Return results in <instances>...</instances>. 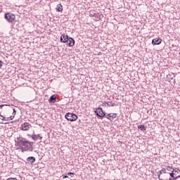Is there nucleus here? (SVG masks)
<instances>
[{
	"label": "nucleus",
	"mask_w": 180,
	"mask_h": 180,
	"mask_svg": "<svg viewBox=\"0 0 180 180\" xmlns=\"http://www.w3.org/2000/svg\"><path fill=\"white\" fill-rule=\"evenodd\" d=\"M16 144L17 147H19L22 153L25 151L32 152L34 150L33 144H34V142L29 141L23 138L18 139Z\"/></svg>",
	"instance_id": "nucleus-1"
},
{
	"label": "nucleus",
	"mask_w": 180,
	"mask_h": 180,
	"mask_svg": "<svg viewBox=\"0 0 180 180\" xmlns=\"http://www.w3.org/2000/svg\"><path fill=\"white\" fill-rule=\"evenodd\" d=\"M65 117L69 122H75V120H77V119H78V116L72 112H68L65 115Z\"/></svg>",
	"instance_id": "nucleus-2"
},
{
	"label": "nucleus",
	"mask_w": 180,
	"mask_h": 180,
	"mask_svg": "<svg viewBox=\"0 0 180 180\" xmlns=\"http://www.w3.org/2000/svg\"><path fill=\"white\" fill-rule=\"evenodd\" d=\"M16 16H15V14L11 13H7L4 15V19L7 21L9 22V23H12L13 20H15Z\"/></svg>",
	"instance_id": "nucleus-3"
},
{
	"label": "nucleus",
	"mask_w": 180,
	"mask_h": 180,
	"mask_svg": "<svg viewBox=\"0 0 180 180\" xmlns=\"http://www.w3.org/2000/svg\"><path fill=\"white\" fill-rule=\"evenodd\" d=\"M95 113L97 117H105L106 116V113L103 112L102 108L99 107L95 110Z\"/></svg>",
	"instance_id": "nucleus-4"
},
{
	"label": "nucleus",
	"mask_w": 180,
	"mask_h": 180,
	"mask_svg": "<svg viewBox=\"0 0 180 180\" xmlns=\"http://www.w3.org/2000/svg\"><path fill=\"white\" fill-rule=\"evenodd\" d=\"M20 129L22 131H27L30 129H32V124L29 122H25L21 124Z\"/></svg>",
	"instance_id": "nucleus-5"
},
{
	"label": "nucleus",
	"mask_w": 180,
	"mask_h": 180,
	"mask_svg": "<svg viewBox=\"0 0 180 180\" xmlns=\"http://www.w3.org/2000/svg\"><path fill=\"white\" fill-rule=\"evenodd\" d=\"M69 39H70V37H68L65 34H63L60 36V43H65V44H68Z\"/></svg>",
	"instance_id": "nucleus-6"
},
{
	"label": "nucleus",
	"mask_w": 180,
	"mask_h": 180,
	"mask_svg": "<svg viewBox=\"0 0 180 180\" xmlns=\"http://www.w3.org/2000/svg\"><path fill=\"white\" fill-rule=\"evenodd\" d=\"M28 136L34 140V141H37V140H41L43 139V136H41L40 134H32V135H29Z\"/></svg>",
	"instance_id": "nucleus-7"
},
{
	"label": "nucleus",
	"mask_w": 180,
	"mask_h": 180,
	"mask_svg": "<svg viewBox=\"0 0 180 180\" xmlns=\"http://www.w3.org/2000/svg\"><path fill=\"white\" fill-rule=\"evenodd\" d=\"M36 161V158L33 157V156H30V157H28L27 159H26V162L27 164H34Z\"/></svg>",
	"instance_id": "nucleus-8"
},
{
	"label": "nucleus",
	"mask_w": 180,
	"mask_h": 180,
	"mask_svg": "<svg viewBox=\"0 0 180 180\" xmlns=\"http://www.w3.org/2000/svg\"><path fill=\"white\" fill-rule=\"evenodd\" d=\"M162 41V39H161L160 38L153 39L152 40V44H153V46H157L158 44H161Z\"/></svg>",
	"instance_id": "nucleus-9"
},
{
	"label": "nucleus",
	"mask_w": 180,
	"mask_h": 180,
	"mask_svg": "<svg viewBox=\"0 0 180 180\" xmlns=\"http://www.w3.org/2000/svg\"><path fill=\"white\" fill-rule=\"evenodd\" d=\"M75 45V40H74L72 37H69L67 46H68L69 47H74Z\"/></svg>",
	"instance_id": "nucleus-10"
},
{
	"label": "nucleus",
	"mask_w": 180,
	"mask_h": 180,
	"mask_svg": "<svg viewBox=\"0 0 180 180\" xmlns=\"http://www.w3.org/2000/svg\"><path fill=\"white\" fill-rule=\"evenodd\" d=\"M14 117H15V116H10L9 117L6 118V117H4L3 115H0V119L1 120H4L5 122H8V120H13Z\"/></svg>",
	"instance_id": "nucleus-11"
},
{
	"label": "nucleus",
	"mask_w": 180,
	"mask_h": 180,
	"mask_svg": "<svg viewBox=\"0 0 180 180\" xmlns=\"http://www.w3.org/2000/svg\"><path fill=\"white\" fill-rule=\"evenodd\" d=\"M56 101H57V97L53 95L49 98V103H56Z\"/></svg>",
	"instance_id": "nucleus-12"
},
{
	"label": "nucleus",
	"mask_w": 180,
	"mask_h": 180,
	"mask_svg": "<svg viewBox=\"0 0 180 180\" xmlns=\"http://www.w3.org/2000/svg\"><path fill=\"white\" fill-rule=\"evenodd\" d=\"M173 172L174 173L175 176H180V170L178 168L173 169Z\"/></svg>",
	"instance_id": "nucleus-13"
},
{
	"label": "nucleus",
	"mask_w": 180,
	"mask_h": 180,
	"mask_svg": "<svg viewBox=\"0 0 180 180\" xmlns=\"http://www.w3.org/2000/svg\"><path fill=\"white\" fill-rule=\"evenodd\" d=\"M56 12H63V5L61 4H59L56 6Z\"/></svg>",
	"instance_id": "nucleus-14"
},
{
	"label": "nucleus",
	"mask_w": 180,
	"mask_h": 180,
	"mask_svg": "<svg viewBox=\"0 0 180 180\" xmlns=\"http://www.w3.org/2000/svg\"><path fill=\"white\" fill-rule=\"evenodd\" d=\"M138 129H139V130H141L142 131H145V130L147 129V127H146L143 124H141V125L138 126Z\"/></svg>",
	"instance_id": "nucleus-15"
},
{
	"label": "nucleus",
	"mask_w": 180,
	"mask_h": 180,
	"mask_svg": "<svg viewBox=\"0 0 180 180\" xmlns=\"http://www.w3.org/2000/svg\"><path fill=\"white\" fill-rule=\"evenodd\" d=\"M107 106H116V103H113L112 101H108L106 103Z\"/></svg>",
	"instance_id": "nucleus-16"
},
{
	"label": "nucleus",
	"mask_w": 180,
	"mask_h": 180,
	"mask_svg": "<svg viewBox=\"0 0 180 180\" xmlns=\"http://www.w3.org/2000/svg\"><path fill=\"white\" fill-rule=\"evenodd\" d=\"M166 169H167V171H169V172H172V171H174V169H175V168H173L171 166H167Z\"/></svg>",
	"instance_id": "nucleus-17"
},
{
	"label": "nucleus",
	"mask_w": 180,
	"mask_h": 180,
	"mask_svg": "<svg viewBox=\"0 0 180 180\" xmlns=\"http://www.w3.org/2000/svg\"><path fill=\"white\" fill-rule=\"evenodd\" d=\"M117 116V114L116 113H111V119L112 120H115V119H116V117Z\"/></svg>",
	"instance_id": "nucleus-18"
},
{
	"label": "nucleus",
	"mask_w": 180,
	"mask_h": 180,
	"mask_svg": "<svg viewBox=\"0 0 180 180\" xmlns=\"http://www.w3.org/2000/svg\"><path fill=\"white\" fill-rule=\"evenodd\" d=\"M112 116V113H109L107 115L104 116V117H106V119H108V120H112V119H110Z\"/></svg>",
	"instance_id": "nucleus-19"
},
{
	"label": "nucleus",
	"mask_w": 180,
	"mask_h": 180,
	"mask_svg": "<svg viewBox=\"0 0 180 180\" xmlns=\"http://www.w3.org/2000/svg\"><path fill=\"white\" fill-rule=\"evenodd\" d=\"M160 174H167V169L165 168H163L162 170L159 172Z\"/></svg>",
	"instance_id": "nucleus-20"
},
{
	"label": "nucleus",
	"mask_w": 180,
	"mask_h": 180,
	"mask_svg": "<svg viewBox=\"0 0 180 180\" xmlns=\"http://www.w3.org/2000/svg\"><path fill=\"white\" fill-rule=\"evenodd\" d=\"M169 175L171 176V178H174V176H175L174 170H172V172H169Z\"/></svg>",
	"instance_id": "nucleus-21"
},
{
	"label": "nucleus",
	"mask_w": 180,
	"mask_h": 180,
	"mask_svg": "<svg viewBox=\"0 0 180 180\" xmlns=\"http://www.w3.org/2000/svg\"><path fill=\"white\" fill-rule=\"evenodd\" d=\"M68 175L69 176H70L71 178H74V176H75V174L74 173H72V172H68Z\"/></svg>",
	"instance_id": "nucleus-22"
},
{
	"label": "nucleus",
	"mask_w": 180,
	"mask_h": 180,
	"mask_svg": "<svg viewBox=\"0 0 180 180\" xmlns=\"http://www.w3.org/2000/svg\"><path fill=\"white\" fill-rule=\"evenodd\" d=\"M161 175H162V174H160V173H159V174H158V179H159V180H163L162 179H161Z\"/></svg>",
	"instance_id": "nucleus-23"
},
{
	"label": "nucleus",
	"mask_w": 180,
	"mask_h": 180,
	"mask_svg": "<svg viewBox=\"0 0 180 180\" xmlns=\"http://www.w3.org/2000/svg\"><path fill=\"white\" fill-rule=\"evenodd\" d=\"M179 178H180V176H174L173 179L174 180H176V179H179Z\"/></svg>",
	"instance_id": "nucleus-24"
},
{
	"label": "nucleus",
	"mask_w": 180,
	"mask_h": 180,
	"mask_svg": "<svg viewBox=\"0 0 180 180\" xmlns=\"http://www.w3.org/2000/svg\"><path fill=\"white\" fill-rule=\"evenodd\" d=\"M2 65H4V62L2 60H0V68H2Z\"/></svg>",
	"instance_id": "nucleus-25"
},
{
	"label": "nucleus",
	"mask_w": 180,
	"mask_h": 180,
	"mask_svg": "<svg viewBox=\"0 0 180 180\" xmlns=\"http://www.w3.org/2000/svg\"><path fill=\"white\" fill-rule=\"evenodd\" d=\"M13 116H15V115H16V110L13 109Z\"/></svg>",
	"instance_id": "nucleus-26"
},
{
	"label": "nucleus",
	"mask_w": 180,
	"mask_h": 180,
	"mask_svg": "<svg viewBox=\"0 0 180 180\" xmlns=\"http://www.w3.org/2000/svg\"><path fill=\"white\" fill-rule=\"evenodd\" d=\"M62 176H63V179L68 178V176H67V175H62Z\"/></svg>",
	"instance_id": "nucleus-27"
},
{
	"label": "nucleus",
	"mask_w": 180,
	"mask_h": 180,
	"mask_svg": "<svg viewBox=\"0 0 180 180\" xmlns=\"http://www.w3.org/2000/svg\"><path fill=\"white\" fill-rule=\"evenodd\" d=\"M174 78H175V75H173V77H171V79H174Z\"/></svg>",
	"instance_id": "nucleus-28"
},
{
	"label": "nucleus",
	"mask_w": 180,
	"mask_h": 180,
	"mask_svg": "<svg viewBox=\"0 0 180 180\" xmlns=\"http://www.w3.org/2000/svg\"><path fill=\"white\" fill-rule=\"evenodd\" d=\"M4 106H5V105H0L1 108H4Z\"/></svg>",
	"instance_id": "nucleus-29"
}]
</instances>
